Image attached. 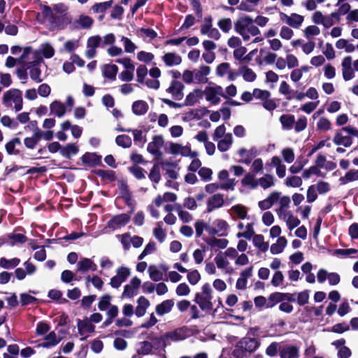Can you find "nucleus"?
<instances>
[{
	"instance_id": "obj_62",
	"label": "nucleus",
	"mask_w": 358,
	"mask_h": 358,
	"mask_svg": "<svg viewBox=\"0 0 358 358\" xmlns=\"http://www.w3.org/2000/svg\"><path fill=\"white\" fill-rule=\"evenodd\" d=\"M187 278L191 285H195L200 280L201 275L197 270H192L188 272Z\"/></svg>"
},
{
	"instance_id": "obj_36",
	"label": "nucleus",
	"mask_w": 358,
	"mask_h": 358,
	"mask_svg": "<svg viewBox=\"0 0 358 358\" xmlns=\"http://www.w3.org/2000/svg\"><path fill=\"white\" fill-rule=\"evenodd\" d=\"M118 71V67L115 64H106L103 74L104 77L115 80Z\"/></svg>"
},
{
	"instance_id": "obj_14",
	"label": "nucleus",
	"mask_w": 358,
	"mask_h": 358,
	"mask_svg": "<svg viewBox=\"0 0 358 358\" xmlns=\"http://www.w3.org/2000/svg\"><path fill=\"white\" fill-rule=\"evenodd\" d=\"M343 78L345 81L355 77L354 69L352 68V57L347 56L343 58L342 63Z\"/></svg>"
},
{
	"instance_id": "obj_20",
	"label": "nucleus",
	"mask_w": 358,
	"mask_h": 358,
	"mask_svg": "<svg viewBox=\"0 0 358 358\" xmlns=\"http://www.w3.org/2000/svg\"><path fill=\"white\" fill-rule=\"evenodd\" d=\"M174 306V301L172 299H167L158 304L155 308L156 313L159 316H163L170 313Z\"/></svg>"
},
{
	"instance_id": "obj_21",
	"label": "nucleus",
	"mask_w": 358,
	"mask_h": 358,
	"mask_svg": "<svg viewBox=\"0 0 358 358\" xmlns=\"http://www.w3.org/2000/svg\"><path fill=\"white\" fill-rule=\"evenodd\" d=\"M287 245V240L285 236L278 238L276 242L273 243L270 247V252L273 255L280 254Z\"/></svg>"
},
{
	"instance_id": "obj_15",
	"label": "nucleus",
	"mask_w": 358,
	"mask_h": 358,
	"mask_svg": "<svg viewBox=\"0 0 358 358\" xmlns=\"http://www.w3.org/2000/svg\"><path fill=\"white\" fill-rule=\"evenodd\" d=\"M49 22L59 29H64L71 23V18L67 14L57 15L53 14Z\"/></svg>"
},
{
	"instance_id": "obj_9",
	"label": "nucleus",
	"mask_w": 358,
	"mask_h": 358,
	"mask_svg": "<svg viewBox=\"0 0 358 358\" xmlns=\"http://www.w3.org/2000/svg\"><path fill=\"white\" fill-rule=\"evenodd\" d=\"M130 220V216L128 214H120L113 217L107 224V227L113 230L121 229L124 227Z\"/></svg>"
},
{
	"instance_id": "obj_31",
	"label": "nucleus",
	"mask_w": 358,
	"mask_h": 358,
	"mask_svg": "<svg viewBox=\"0 0 358 358\" xmlns=\"http://www.w3.org/2000/svg\"><path fill=\"white\" fill-rule=\"evenodd\" d=\"M50 114L61 117L66 113V107L61 101L55 100L50 106Z\"/></svg>"
},
{
	"instance_id": "obj_63",
	"label": "nucleus",
	"mask_w": 358,
	"mask_h": 358,
	"mask_svg": "<svg viewBox=\"0 0 358 358\" xmlns=\"http://www.w3.org/2000/svg\"><path fill=\"white\" fill-rule=\"evenodd\" d=\"M176 293L179 296H186L190 293V288L185 282H182L177 286Z\"/></svg>"
},
{
	"instance_id": "obj_10",
	"label": "nucleus",
	"mask_w": 358,
	"mask_h": 358,
	"mask_svg": "<svg viewBox=\"0 0 358 358\" xmlns=\"http://www.w3.org/2000/svg\"><path fill=\"white\" fill-rule=\"evenodd\" d=\"M224 204V195L222 194H214L208 199L206 203V210L208 213H210L215 209L222 207Z\"/></svg>"
},
{
	"instance_id": "obj_27",
	"label": "nucleus",
	"mask_w": 358,
	"mask_h": 358,
	"mask_svg": "<svg viewBox=\"0 0 358 358\" xmlns=\"http://www.w3.org/2000/svg\"><path fill=\"white\" fill-rule=\"evenodd\" d=\"M78 270L82 272H85L87 271L91 270L94 271L96 270V265L88 258H83L81 259L77 264Z\"/></svg>"
},
{
	"instance_id": "obj_59",
	"label": "nucleus",
	"mask_w": 358,
	"mask_h": 358,
	"mask_svg": "<svg viewBox=\"0 0 358 358\" xmlns=\"http://www.w3.org/2000/svg\"><path fill=\"white\" fill-rule=\"evenodd\" d=\"M284 281V275L280 271H276L272 276L271 283L275 287H278L282 285Z\"/></svg>"
},
{
	"instance_id": "obj_1",
	"label": "nucleus",
	"mask_w": 358,
	"mask_h": 358,
	"mask_svg": "<svg viewBox=\"0 0 358 358\" xmlns=\"http://www.w3.org/2000/svg\"><path fill=\"white\" fill-rule=\"evenodd\" d=\"M257 331V328H250L246 335L236 343L231 350L234 358H249L259 348L261 341L255 337Z\"/></svg>"
},
{
	"instance_id": "obj_19",
	"label": "nucleus",
	"mask_w": 358,
	"mask_h": 358,
	"mask_svg": "<svg viewBox=\"0 0 358 358\" xmlns=\"http://www.w3.org/2000/svg\"><path fill=\"white\" fill-rule=\"evenodd\" d=\"M280 358H298L299 348L295 345H286L280 350Z\"/></svg>"
},
{
	"instance_id": "obj_40",
	"label": "nucleus",
	"mask_w": 358,
	"mask_h": 358,
	"mask_svg": "<svg viewBox=\"0 0 358 358\" xmlns=\"http://www.w3.org/2000/svg\"><path fill=\"white\" fill-rule=\"evenodd\" d=\"M290 203L291 200L289 196L280 195V199L278 200L279 207L276 210L277 215L288 210L290 206Z\"/></svg>"
},
{
	"instance_id": "obj_11",
	"label": "nucleus",
	"mask_w": 358,
	"mask_h": 358,
	"mask_svg": "<svg viewBox=\"0 0 358 358\" xmlns=\"http://www.w3.org/2000/svg\"><path fill=\"white\" fill-rule=\"evenodd\" d=\"M185 86L181 82L173 80L171 81L170 86L166 89V92L171 94L174 99L181 100L184 96L182 92Z\"/></svg>"
},
{
	"instance_id": "obj_37",
	"label": "nucleus",
	"mask_w": 358,
	"mask_h": 358,
	"mask_svg": "<svg viewBox=\"0 0 358 358\" xmlns=\"http://www.w3.org/2000/svg\"><path fill=\"white\" fill-rule=\"evenodd\" d=\"M334 142L336 145L350 147L352 143V139L350 136H344L341 133L337 132L334 138Z\"/></svg>"
},
{
	"instance_id": "obj_13",
	"label": "nucleus",
	"mask_w": 358,
	"mask_h": 358,
	"mask_svg": "<svg viewBox=\"0 0 358 358\" xmlns=\"http://www.w3.org/2000/svg\"><path fill=\"white\" fill-rule=\"evenodd\" d=\"M253 22L254 20L250 16L241 17L234 22V30L240 35H243V33L248 31V26Z\"/></svg>"
},
{
	"instance_id": "obj_26",
	"label": "nucleus",
	"mask_w": 358,
	"mask_h": 358,
	"mask_svg": "<svg viewBox=\"0 0 358 358\" xmlns=\"http://www.w3.org/2000/svg\"><path fill=\"white\" fill-rule=\"evenodd\" d=\"M203 96V92L200 89H195L192 92L189 93L185 100L183 106H194L198 99H201Z\"/></svg>"
},
{
	"instance_id": "obj_6",
	"label": "nucleus",
	"mask_w": 358,
	"mask_h": 358,
	"mask_svg": "<svg viewBox=\"0 0 358 358\" xmlns=\"http://www.w3.org/2000/svg\"><path fill=\"white\" fill-rule=\"evenodd\" d=\"M278 217L285 222L287 229L290 231L289 236H292L291 231L301 224L300 220L290 210L278 214Z\"/></svg>"
},
{
	"instance_id": "obj_64",
	"label": "nucleus",
	"mask_w": 358,
	"mask_h": 358,
	"mask_svg": "<svg viewBox=\"0 0 358 358\" xmlns=\"http://www.w3.org/2000/svg\"><path fill=\"white\" fill-rule=\"evenodd\" d=\"M358 180V171H350L345 176L341 178L343 184Z\"/></svg>"
},
{
	"instance_id": "obj_47",
	"label": "nucleus",
	"mask_w": 358,
	"mask_h": 358,
	"mask_svg": "<svg viewBox=\"0 0 358 358\" xmlns=\"http://www.w3.org/2000/svg\"><path fill=\"white\" fill-rule=\"evenodd\" d=\"M148 273L151 280L153 281H160L163 279V273L157 268L155 265H150Z\"/></svg>"
},
{
	"instance_id": "obj_50",
	"label": "nucleus",
	"mask_w": 358,
	"mask_h": 358,
	"mask_svg": "<svg viewBox=\"0 0 358 358\" xmlns=\"http://www.w3.org/2000/svg\"><path fill=\"white\" fill-rule=\"evenodd\" d=\"M302 184H303V180L299 176H290V177L286 178V179L285 180V185L287 187H294V188L299 187L302 185Z\"/></svg>"
},
{
	"instance_id": "obj_41",
	"label": "nucleus",
	"mask_w": 358,
	"mask_h": 358,
	"mask_svg": "<svg viewBox=\"0 0 358 358\" xmlns=\"http://www.w3.org/2000/svg\"><path fill=\"white\" fill-rule=\"evenodd\" d=\"M113 3V0H109L101 3H96L92 6V10L95 13H104L107 9L110 8Z\"/></svg>"
},
{
	"instance_id": "obj_55",
	"label": "nucleus",
	"mask_w": 358,
	"mask_h": 358,
	"mask_svg": "<svg viewBox=\"0 0 358 358\" xmlns=\"http://www.w3.org/2000/svg\"><path fill=\"white\" fill-rule=\"evenodd\" d=\"M116 143L122 148H129L131 145V138L127 135H119L115 138Z\"/></svg>"
},
{
	"instance_id": "obj_24",
	"label": "nucleus",
	"mask_w": 358,
	"mask_h": 358,
	"mask_svg": "<svg viewBox=\"0 0 358 358\" xmlns=\"http://www.w3.org/2000/svg\"><path fill=\"white\" fill-rule=\"evenodd\" d=\"M131 109L132 112L136 115L141 116L145 115L148 112L149 106L146 101L143 100H138L133 103Z\"/></svg>"
},
{
	"instance_id": "obj_22",
	"label": "nucleus",
	"mask_w": 358,
	"mask_h": 358,
	"mask_svg": "<svg viewBox=\"0 0 358 358\" xmlns=\"http://www.w3.org/2000/svg\"><path fill=\"white\" fill-rule=\"evenodd\" d=\"M152 345L148 341H143L136 345V354L132 358H140L141 355H146L151 352Z\"/></svg>"
},
{
	"instance_id": "obj_56",
	"label": "nucleus",
	"mask_w": 358,
	"mask_h": 358,
	"mask_svg": "<svg viewBox=\"0 0 358 358\" xmlns=\"http://www.w3.org/2000/svg\"><path fill=\"white\" fill-rule=\"evenodd\" d=\"M27 68L30 69L29 74L32 80L36 83L42 82L43 80L41 78V70L38 66H28Z\"/></svg>"
},
{
	"instance_id": "obj_7",
	"label": "nucleus",
	"mask_w": 358,
	"mask_h": 358,
	"mask_svg": "<svg viewBox=\"0 0 358 358\" xmlns=\"http://www.w3.org/2000/svg\"><path fill=\"white\" fill-rule=\"evenodd\" d=\"M141 280L138 277H134L124 287L122 298H131L138 294Z\"/></svg>"
},
{
	"instance_id": "obj_42",
	"label": "nucleus",
	"mask_w": 358,
	"mask_h": 358,
	"mask_svg": "<svg viewBox=\"0 0 358 358\" xmlns=\"http://www.w3.org/2000/svg\"><path fill=\"white\" fill-rule=\"evenodd\" d=\"M233 141L232 134L228 133L224 135V139L220 140L217 143V148L221 152L227 150Z\"/></svg>"
},
{
	"instance_id": "obj_48",
	"label": "nucleus",
	"mask_w": 358,
	"mask_h": 358,
	"mask_svg": "<svg viewBox=\"0 0 358 358\" xmlns=\"http://www.w3.org/2000/svg\"><path fill=\"white\" fill-rule=\"evenodd\" d=\"M279 92L283 95H287V99L290 100L294 98L293 94L296 93L297 91L290 90L289 85L287 82L282 81L279 87Z\"/></svg>"
},
{
	"instance_id": "obj_16",
	"label": "nucleus",
	"mask_w": 358,
	"mask_h": 358,
	"mask_svg": "<svg viewBox=\"0 0 358 358\" xmlns=\"http://www.w3.org/2000/svg\"><path fill=\"white\" fill-rule=\"evenodd\" d=\"M252 274V267L247 268L243 270L240 273V277L236 282V288L238 289H245L247 287L248 280Z\"/></svg>"
},
{
	"instance_id": "obj_12",
	"label": "nucleus",
	"mask_w": 358,
	"mask_h": 358,
	"mask_svg": "<svg viewBox=\"0 0 358 358\" xmlns=\"http://www.w3.org/2000/svg\"><path fill=\"white\" fill-rule=\"evenodd\" d=\"M78 333L83 337L80 338L82 341L85 340L87 336V334L92 333L94 331L95 327L92 324L88 318L83 320H78L77 322Z\"/></svg>"
},
{
	"instance_id": "obj_18",
	"label": "nucleus",
	"mask_w": 358,
	"mask_h": 358,
	"mask_svg": "<svg viewBox=\"0 0 358 358\" xmlns=\"http://www.w3.org/2000/svg\"><path fill=\"white\" fill-rule=\"evenodd\" d=\"M3 102L6 103L13 100L15 104L22 103V92L18 89H11L3 94Z\"/></svg>"
},
{
	"instance_id": "obj_58",
	"label": "nucleus",
	"mask_w": 358,
	"mask_h": 358,
	"mask_svg": "<svg viewBox=\"0 0 358 358\" xmlns=\"http://www.w3.org/2000/svg\"><path fill=\"white\" fill-rule=\"evenodd\" d=\"M241 70L243 71V79L247 82H252L256 78V73L248 66L241 67Z\"/></svg>"
},
{
	"instance_id": "obj_32",
	"label": "nucleus",
	"mask_w": 358,
	"mask_h": 358,
	"mask_svg": "<svg viewBox=\"0 0 358 358\" xmlns=\"http://www.w3.org/2000/svg\"><path fill=\"white\" fill-rule=\"evenodd\" d=\"M259 185L264 189H268L275 185V179L273 176L266 174L257 180V186Z\"/></svg>"
},
{
	"instance_id": "obj_3",
	"label": "nucleus",
	"mask_w": 358,
	"mask_h": 358,
	"mask_svg": "<svg viewBox=\"0 0 358 358\" xmlns=\"http://www.w3.org/2000/svg\"><path fill=\"white\" fill-rule=\"evenodd\" d=\"M235 254L231 250V247L228 248L225 251L220 252L214 258L217 268L225 274H232L234 268L232 267L230 260H233Z\"/></svg>"
},
{
	"instance_id": "obj_53",
	"label": "nucleus",
	"mask_w": 358,
	"mask_h": 358,
	"mask_svg": "<svg viewBox=\"0 0 358 358\" xmlns=\"http://www.w3.org/2000/svg\"><path fill=\"white\" fill-rule=\"evenodd\" d=\"M116 238L122 243L124 250H128L131 246V235L129 233L116 235Z\"/></svg>"
},
{
	"instance_id": "obj_44",
	"label": "nucleus",
	"mask_w": 358,
	"mask_h": 358,
	"mask_svg": "<svg viewBox=\"0 0 358 358\" xmlns=\"http://www.w3.org/2000/svg\"><path fill=\"white\" fill-rule=\"evenodd\" d=\"M164 151L167 154L177 155L181 152V145L172 142H166L164 145Z\"/></svg>"
},
{
	"instance_id": "obj_45",
	"label": "nucleus",
	"mask_w": 358,
	"mask_h": 358,
	"mask_svg": "<svg viewBox=\"0 0 358 358\" xmlns=\"http://www.w3.org/2000/svg\"><path fill=\"white\" fill-rule=\"evenodd\" d=\"M175 207L179 218L183 222H189L192 220L193 218L192 215L189 212L184 210L180 204H176Z\"/></svg>"
},
{
	"instance_id": "obj_51",
	"label": "nucleus",
	"mask_w": 358,
	"mask_h": 358,
	"mask_svg": "<svg viewBox=\"0 0 358 358\" xmlns=\"http://www.w3.org/2000/svg\"><path fill=\"white\" fill-rule=\"evenodd\" d=\"M303 19V16L296 13H292L291 18L288 19L287 23L294 28H299L301 25Z\"/></svg>"
},
{
	"instance_id": "obj_61",
	"label": "nucleus",
	"mask_w": 358,
	"mask_h": 358,
	"mask_svg": "<svg viewBox=\"0 0 358 358\" xmlns=\"http://www.w3.org/2000/svg\"><path fill=\"white\" fill-rule=\"evenodd\" d=\"M252 94L255 98L259 99L264 101L271 96V92L269 91L258 88L253 90Z\"/></svg>"
},
{
	"instance_id": "obj_35",
	"label": "nucleus",
	"mask_w": 358,
	"mask_h": 358,
	"mask_svg": "<svg viewBox=\"0 0 358 358\" xmlns=\"http://www.w3.org/2000/svg\"><path fill=\"white\" fill-rule=\"evenodd\" d=\"M231 250L235 254L234 258L233 260H234V264L236 266H245L249 263V258L245 253H241V255H238V252L237 250L234 248L231 247Z\"/></svg>"
},
{
	"instance_id": "obj_49",
	"label": "nucleus",
	"mask_w": 358,
	"mask_h": 358,
	"mask_svg": "<svg viewBox=\"0 0 358 358\" xmlns=\"http://www.w3.org/2000/svg\"><path fill=\"white\" fill-rule=\"evenodd\" d=\"M20 262V259L13 258L11 259H6L4 257L0 259V266L2 268L9 269L17 266Z\"/></svg>"
},
{
	"instance_id": "obj_17",
	"label": "nucleus",
	"mask_w": 358,
	"mask_h": 358,
	"mask_svg": "<svg viewBox=\"0 0 358 358\" xmlns=\"http://www.w3.org/2000/svg\"><path fill=\"white\" fill-rule=\"evenodd\" d=\"M62 338L57 336L55 331L50 332L43 339V343L39 344V346L44 348H50L58 345Z\"/></svg>"
},
{
	"instance_id": "obj_46",
	"label": "nucleus",
	"mask_w": 358,
	"mask_h": 358,
	"mask_svg": "<svg viewBox=\"0 0 358 358\" xmlns=\"http://www.w3.org/2000/svg\"><path fill=\"white\" fill-rule=\"evenodd\" d=\"M78 152V147L73 143H69L60 150V154L63 157H70L76 155Z\"/></svg>"
},
{
	"instance_id": "obj_43",
	"label": "nucleus",
	"mask_w": 358,
	"mask_h": 358,
	"mask_svg": "<svg viewBox=\"0 0 358 358\" xmlns=\"http://www.w3.org/2000/svg\"><path fill=\"white\" fill-rule=\"evenodd\" d=\"M283 301V293L275 292L269 295L267 299L266 308H272L277 303Z\"/></svg>"
},
{
	"instance_id": "obj_38",
	"label": "nucleus",
	"mask_w": 358,
	"mask_h": 358,
	"mask_svg": "<svg viewBox=\"0 0 358 358\" xmlns=\"http://www.w3.org/2000/svg\"><path fill=\"white\" fill-rule=\"evenodd\" d=\"M203 93L206 94V99L213 105H217L220 102V99L217 96L213 87H206Z\"/></svg>"
},
{
	"instance_id": "obj_34",
	"label": "nucleus",
	"mask_w": 358,
	"mask_h": 358,
	"mask_svg": "<svg viewBox=\"0 0 358 358\" xmlns=\"http://www.w3.org/2000/svg\"><path fill=\"white\" fill-rule=\"evenodd\" d=\"M206 243L212 248L224 249L227 247L229 241L225 238H217L215 237H211L206 240Z\"/></svg>"
},
{
	"instance_id": "obj_2",
	"label": "nucleus",
	"mask_w": 358,
	"mask_h": 358,
	"mask_svg": "<svg viewBox=\"0 0 358 358\" xmlns=\"http://www.w3.org/2000/svg\"><path fill=\"white\" fill-rule=\"evenodd\" d=\"M213 290L208 283H205L201 287V291L195 294L194 301L204 312L208 313L213 308L212 303Z\"/></svg>"
},
{
	"instance_id": "obj_25",
	"label": "nucleus",
	"mask_w": 358,
	"mask_h": 358,
	"mask_svg": "<svg viewBox=\"0 0 358 358\" xmlns=\"http://www.w3.org/2000/svg\"><path fill=\"white\" fill-rule=\"evenodd\" d=\"M231 216H236L237 218L244 220L248 215L247 208L241 204H236L233 206L229 210Z\"/></svg>"
},
{
	"instance_id": "obj_57",
	"label": "nucleus",
	"mask_w": 358,
	"mask_h": 358,
	"mask_svg": "<svg viewBox=\"0 0 358 358\" xmlns=\"http://www.w3.org/2000/svg\"><path fill=\"white\" fill-rule=\"evenodd\" d=\"M16 145H21V141L19 138H14L10 141H9L6 145V149L8 155H17L19 152L17 150L15 151V147Z\"/></svg>"
},
{
	"instance_id": "obj_33",
	"label": "nucleus",
	"mask_w": 358,
	"mask_h": 358,
	"mask_svg": "<svg viewBox=\"0 0 358 358\" xmlns=\"http://www.w3.org/2000/svg\"><path fill=\"white\" fill-rule=\"evenodd\" d=\"M153 236L160 243L165 241L166 238V231L163 228L162 222H158L153 229Z\"/></svg>"
},
{
	"instance_id": "obj_54",
	"label": "nucleus",
	"mask_w": 358,
	"mask_h": 358,
	"mask_svg": "<svg viewBox=\"0 0 358 358\" xmlns=\"http://www.w3.org/2000/svg\"><path fill=\"white\" fill-rule=\"evenodd\" d=\"M194 227L196 237H200L203 234L204 230H206L208 232L209 224H207L203 220H197L194 223Z\"/></svg>"
},
{
	"instance_id": "obj_30",
	"label": "nucleus",
	"mask_w": 358,
	"mask_h": 358,
	"mask_svg": "<svg viewBox=\"0 0 358 358\" xmlns=\"http://www.w3.org/2000/svg\"><path fill=\"white\" fill-rule=\"evenodd\" d=\"M94 24V20L87 15H81L75 22V27L78 29H90Z\"/></svg>"
},
{
	"instance_id": "obj_28",
	"label": "nucleus",
	"mask_w": 358,
	"mask_h": 358,
	"mask_svg": "<svg viewBox=\"0 0 358 358\" xmlns=\"http://www.w3.org/2000/svg\"><path fill=\"white\" fill-rule=\"evenodd\" d=\"M162 60L167 66H172L173 65H178L182 62V58L180 56L176 55L174 52L166 53L162 57Z\"/></svg>"
},
{
	"instance_id": "obj_4",
	"label": "nucleus",
	"mask_w": 358,
	"mask_h": 358,
	"mask_svg": "<svg viewBox=\"0 0 358 358\" xmlns=\"http://www.w3.org/2000/svg\"><path fill=\"white\" fill-rule=\"evenodd\" d=\"M229 225L224 220L217 218L213 221L208 228V233L210 235L218 236H227Z\"/></svg>"
},
{
	"instance_id": "obj_8",
	"label": "nucleus",
	"mask_w": 358,
	"mask_h": 358,
	"mask_svg": "<svg viewBox=\"0 0 358 358\" xmlns=\"http://www.w3.org/2000/svg\"><path fill=\"white\" fill-rule=\"evenodd\" d=\"M164 141L162 136H155L152 141L148 145V151L155 157H163L159 151L162 147H164Z\"/></svg>"
},
{
	"instance_id": "obj_60",
	"label": "nucleus",
	"mask_w": 358,
	"mask_h": 358,
	"mask_svg": "<svg viewBox=\"0 0 358 358\" xmlns=\"http://www.w3.org/2000/svg\"><path fill=\"white\" fill-rule=\"evenodd\" d=\"M243 185L248 186L250 189H255L257 187V180L250 174H247L241 180Z\"/></svg>"
},
{
	"instance_id": "obj_52",
	"label": "nucleus",
	"mask_w": 358,
	"mask_h": 358,
	"mask_svg": "<svg viewBox=\"0 0 358 358\" xmlns=\"http://www.w3.org/2000/svg\"><path fill=\"white\" fill-rule=\"evenodd\" d=\"M255 236V231L253 228V225L251 223L248 224L245 227V231L243 232H238L236 234L237 238H245L246 239H251V238Z\"/></svg>"
},
{
	"instance_id": "obj_23",
	"label": "nucleus",
	"mask_w": 358,
	"mask_h": 358,
	"mask_svg": "<svg viewBox=\"0 0 358 358\" xmlns=\"http://www.w3.org/2000/svg\"><path fill=\"white\" fill-rule=\"evenodd\" d=\"M150 305V301L145 297L140 296L137 300V306L135 311L136 315L138 317L145 315Z\"/></svg>"
},
{
	"instance_id": "obj_29",
	"label": "nucleus",
	"mask_w": 358,
	"mask_h": 358,
	"mask_svg": "<svg viewBox=\"0 0 358 358\" xmlns=\"http://www.w3.org/2000/svg\"><path fill=\"white\" fill-rule=\"evenodd\" d=\"M252 243L255 248L262 252H265L269 248L268 242L264 241V237L262 234H255L252 238Z\"/></svg>"
},
{
	"instance_id": "obj_39",
	"label": "nucleus",
	"mask_w": 358,
	"mask_h": 358,
	"mask_svg": "<svg viewBox=\"0 0 358 358\" xmlns=\"http://www.w3.org/2000/svg\"><path fill=\"white\" fill-rule=\"evenodd\" d=\"M280 122L285 129H292L295 123V117L293 115H282L280 117Z\"/></svg>"
},
{
	"instance_id": "obj_5",
	"label": "nucleus",
	"mask_w": 358,
	"mask_h": 358,
	"mask_svg": "<svg viewBox=\"0 0 358 358\" xmlns=\"http://www.w3.org/2000/svg\"><path fill=\"white\" fill-rule=\"evenodd\" d=\"M131 275V270L128 267L120 266L117 268L115 275H114L110 282V285L113 288H118L126 281L127 278Z\"/></svg>"
}]
</instances>
